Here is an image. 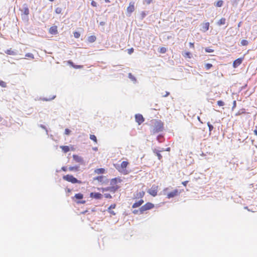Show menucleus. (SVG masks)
I'll return each mask as SVG.
<instances>
[{
	"instance_id": "1",
	"label": "nucleus",
	"mask_w": 257,
	"mask_h": 257,
	"mask_svg": "<svg viewBox=\"0 0 257 257\" xmlns=\"http://www.w3.org/2000/svg\"><path fill=\"white\" fill-rule=\"evenodd\" d=\"M152 122V132L153 134H156L162 132L163 130V122L160 120L153 119Z\"/></svg>"
},
{
	"instance_id": "2",
	"label": "nucleus",
	"mask_w": 257,
	"mask_h": 257,
	"mask_svg": "<svg viewBox=\"0 0 257 257\" xmlns=\"http://www.w3.org/2000/svg\"><path fill=\"white\" fill-rule=\"evenodd\" d=\"M128 164V162L125 161L122 162L120 165H114V167L119 172L123 175H127L129 173V171L126 169Z\"/></svg>"
},
{
	"instance_id": "3",
	"label": "nucleus",
	"mask_w": 257,
	"mask_h": 257,
	"mask_svg": "<svg viewBox=\"0 0 257 257\" xmlns=\"http://www.w3.org/2000/svg\"><path fill=\"white\" fill-rule=\"evenodd\" d=\"M83 195L82 193H79L76 194L73 197H72V199L77 204H84L86 201L83 199Z\"/></svg>"
},
{
	"instance_id": "4",
	"label": "nucleus",
	"mask_w": 257,
	"mask_h": 257,
	"mask_svg": "<svg viewBox=\"0 0 257 257\" xmlns=\"http://www.w3.org/2000/svg\"><path fill=\"white\" fill-rule=\"evenodd\" d=\"M63 180L71 182L73 184L78 183L81 184V182L80 180H77L72 175H66L63 176Z\"/></svg>"
},
{
	"instance_id": "5",
	"label": "nucleus",
	"mask_w": 257,
	"mask_h": 257,
	"mask_svg": "<svg viewBox=\"0 0 257 257\" xmlns=\"http://www.w3.org/2000/svg\"><path fill=\"white\" fill-rule=\"evenodd\" d=\"M154 207V205L151 202H147L145 205L142 206L140 209V211L141 213H143L144 212L151 209Z\"/></svg>"
},
{
	"instance_id": "6",
	"label": "nucleus",
	"mask_w": 257,
	"mask_h": 257,
	"mask_svg": "<svg viewBox=\"0 0 257 257\" xmlns=\"http://www.w3.org/2000/svg\"><path fill=\"white\" fill-rule=\"evenodd\" d=\"M158 186L153 185L152 187L148 191V192L152 196L155 197L157 195Z\"/></svg>"
},
{
	"instance_id": "7",
	"label": "nucleus",
	"mask_w": 257,
	"mask_h": 257,
	"mask_svg": "<svg viewBox=\"0 0 257 257\" xmlns=\"http://www.w3.org/2000/svg\"><path fill=\"white\" fill-rule=\"evenodd\" d=\"M180 193V191H179L178 189H175L173 191L170 192L167 194V197L169 199L173 198L175 196L179 195Z\"/></svg>"
},
{
	"instance_id": "8",
	"label": "nucleus",
	"mask_w": 257,
	"mask_h": 257,
	"mask_svg": "<svg viewBox=\"0 0 257 257\" xmlns=\"http://www.w3.org/2000/svg\"><path fill=\"white\" fill-rule=\"evenodd\" d=\"M135 119H136V122H138V123L139 125L141 124V123H142L145 120L144 117L141 114H136Z\"/></svg>"
},
{
	"instance_id": "9",
	"label": "nucleus",
	"mask_w": 257,
	"mask_h": 257,
	"mask_svg": "<svg viewBox=\"0 0 257 257\" xmlns=\"http://www.w3.org/2000/svg\"><path fill=\"white\" fill-rule=\"evenodd\" d=\"M90 197L96 199H100L102 198L103 195L98 192H91L90 194Z\"/></svg>"
},
{
	"instance_id": "10",
	"label": "nucleus",
	"mask_w": 257,
	"mask_h": 257,
	"mask_svg": "<svg viewBox=\"0 0 257 257\" xmlns=\"http://www.w3.org/2000/svg\"><path fill=\"white\" fill-rule=\"evenodd\" d=\"M135 11V3L130 2L128 7L127 8V12L128 13H132Z\"/></svg>"
},
{
	"instance_id": "11",
	"label": "nucleus",
	"mask_w": 257,
	"mask_h": 257,
	"mask_svg": "<svg viewBox=\"0 0 257 257\" xmlns=\"http://www.w3.org/2000/svg\"><path fill=\"white\" fill-rule=\"evenodd\" d=\"M242 61H243V58H239L236 59L234 61V62L233 63V67L234 68H236L237 66H238L239 65H240L241 64Z\"/></svg>"
},
{
	"instance_id": "12",
	"label": "nucleus",
	"mask_w": 257,
	"mask_h": 257,
	"mask_svg": "<svg viewBox=\"0 0 257 257\" xmlns=\"http://www.w3.org/2000/svg\"><path fill=\"white\" fill-rule=\"evenodd\" d=\"M118 186L102 188L101 190H102V192H104V191H110L111 192H114L116 190H117L118 189Z\"/></svg>"
},
{
	"instance_id": "13",
	"label": "nucleus",
	"mask_w": 257,
	"mask_h": 257,
	"mask_svg": "<svg viewBox=\"0 0 257 257\" xmlns=\"http://www.w3.org/2000/svg\"><path fill=\"white\" fill-rule=\"evenodd\" d=\"M73 159L74 160V161L76 162V163H81L83 162V159L82 158L78 156V155H73Z\"/></svg>"
},
{
	"instance_id": "14",
	"label": "nucleus",
	"mask_w": 257,
	"mask_h": 257,
	"mask_svg": "<svg viewBox=\"0 0 257 257\" xmlns=\"http://www.w3.org/2000/svg\"><path fill=\"white\" fill-rule=\"evenodd\" d=\"M49 32L51 34L55 35V34H57L58 33L57 27L56 26L51 27V28H50Z\"/></svg>"
},
{
	"instance_id": "15",
	"label": "nucleus",
	"mask_w": 257,
	"mask_h": 257,
	"mask_svg": "<svg viewBox=\"0 0 257 257\" xmlns=\"http://www.w3.org/2000/svg\"><path fill=\"white\" fill-rule=\"evenodd\" d=\"M144 200L143 199H141L138 201L136 202L132 206L133 208H137L141 206L144 203Z\"/></svg>"
},
{
	"instance_id": "16",
	"label": "nucleus",
	"mask_w": 257,
	"mask_h": 257,
	"mask_svg": "<svg viewBox=\"0 0 257 257\" xmlns=\"http://www.w3.org/2000/svg\"><path fill=\"white\" fill-rule=\"evenodd\" d=\"M105 170L104 168L96 169L94 170V173L97 174H104Z\"/></svg>"
},
{
	"instance_id": "17",
	"label": "nucleus",
	"mask_w": 257,
	"mask_h": 257,
	"mask_svg": "<svg viewBox=\"0 0 257 257\" xmlns=\"http://www.w3.org/2000/svg\"><path fill=\"white\" fill-rule=\"evenodd\" d=\"M209 28V23L206 22L204 23L202 26V31L203 32H206L208 30Z\"/></svg>"
},
{
	"instance_id": "18",
	"label": "nucleus",
	"mask_w": 257,
	"mask_h": 257,
	"mask_svg": "<svg viewBox=\"0 0 257 257\" xmlns=\"http://www.w3.org/2000/svg\"><path fill=\"white\" fill-rule=\"evenodd\" d=\"M163 151L164 150L159 151L157 150L156 149L154 150V153L156 154V155L158 157V159L159 160H161V159L162 158V156L160 154V152H162V151Z\"/></svg>"
},
{
	"instance_id": "19",
	"label": "nucleus",
	"mask_w": 257,
	"mask_h": 257,
	"mask_svg": "<svg viewBox=\"0 0 257 257\" xmlns=\"http://www.w3.org/2000/svg\"><path fill=\"white\" fill-rule=\"evenodd\" d=\"M79 167L76 166H71L69 167L68 168V170L70 171H77L79 170Z\"/></svg>"
},
{
	"instance_id": "20",
	"label": "nucleus",
	"mask_w": 257,
	"mask_h": 257,
	"mask_svg": "<svg viewBox=\"0 0 257 257\" xmlns=\"http://www.w3.org/2000/svg\"><path fill=\"white\" fill-rule=\"evenodd\" d=\"M96 38L95 36H90L88 37V41L90 43H93L95 41Z\"/></svg>"
},
{
	"instance_id": "21",
	"label": "nucleus",
	"mask_w": 257,
	"mask_h": 257,
	"mask_svg": "<svg viewBox=\"0 0 257 257\" xmlns=\"http://www.w3.org/2000/svg\"><path fill=\"white\" fill-rule=\"evenodd\" d=\"M60 148L64 153H67L70 150L69 147L67 146H62Z\"/></svg>"
},
{
	"instance_id": "22",
	"label": "nucleus",
	"mask_w": 257,
	"mask_h": 257,
	"mask_svg": "<svg viewBox=\"0 0 257 257\" xmlns=\"http://www.w3.org/2000/svg\"><path fill=\"white\" fill-rule=\"evenodd\" d=\"M226 20L225 18H222L220 19L217 22V25L219 26L225 24Z\"/></svg>"
},
{
	"instance_id": "23",
	"label": "nucleus",
	"mask_w": 257,
	"mask_h": 257,
	"mask_svg": "<svg viewBox=\"0 0 257 257\" xmlns=\"http://www.w3.org/2000/svg\"><path fill=\"white\" fill-rule=\"evenodd\" d=\"M5 53L8 54V55H15L16 54V52L12 50V49H10L9 50H7Z\"/></svg>"
},
{
	"instance_id": "24",
	"label": "nucleus",
	"mask_w": 257,
	"mask_h": 257,
	"mask_svg": "<svg viewBox=\"0 0 257 257\" xmlns=\"http://www.w3.org/2000/svg\"><path fill=\"white\" fill-rule=\"evenodd\" d=\"M223 4V1L222 0H219V1H218L217 2H216L215 4V6L216 7H221L222 6Z\"/></svg>"
},
{
	"instance_id": "25",
	"label": "nucleus",
	"mask_w": 257,
	"mask_h": 257,
	"mask_svg": "<svg viewBox=\"0 0 257 257\" xmlns=\"http://www.w3.org/2000/svg\"><path fill=\"white\" fill-rule=\"evenodd\" d=\"M90 139L93 141L95 144L97 143V140L96 137L94 135H90Z\"/></svg>"
},
{
	"instance_id": "26",
	"label": "nucleus",
	"mask_w": 257,
	"mask_h": 257,
	"mask_svg": "<svg viewBox=\"0 0 257 257\" xmlns=\"http://www.w3.org/2000/svg\"><path fill=\"white\" fill-rule=\"evenodd\" d=\"M183 56L185 57V58H191V57H192V54L190 52H186L184 53V54H183Z\"/></svg>"
},
{
	"instance_id": "27",
	"label": "nucleus",
	"mask_w": 257,
	"mask_h": 257,
	"mask_svg": "<svg viewBox=\"0 0 257 257\" xmlns=\"http://www.w3.org/2000/svg\"><path fill=\"white\" fill-rule=\"evenodd\" d=\"M23 12L24 14L27 16L29 14V10L28 7L24 8Z\"/></svg>"
},
{
	"instance_id": "28",
	"label": "nucleus",
	"mask_w": 257,
	"mask_h": 257,
	"mask_svg": "<svg viewBox=\"0 0 257 257\" xmlns=\"http://www.w3.org/2000/svg\"><path fill=\"white\" fill-rule=\"evenodd\" d=\"M25 56L26 57L30 58H31L32 59H33L34 58V55L32 53H27L25 55Z\"/></svg>"
},
{
	"instance_id": "29",
	"label": "nucleus",
	"mask_w": 257,
	"mask_h": 257,
	"mask_svg": "<svg viewBox=\"0 0 257 257\" xmlns=\"http://www.w3.org/2000/svg\"><path fill=\"white\" fill-rule=\"evenodd\" d=\"M0 86L2 87L5 88L7 87V83L5 81L0 80Z\"/></svg>"
},
{
	"instance_id": "30",
	"label": "nucleus",
	"mask_w": 257,
	"mask_h": 257,
	"mask_svg": "<svg viewBox=\"0 0 257 257\" xmlns=\"http://www.w3.org/2000/svg\"><path fill=\"white\" fill-rule=\"evenodd\" d=\"M240 43H241V45H242V46H246L248 45V42L246 40H242Z\"/></svg>"
},
{
	"instance_id": "31",
	"label": "nucleus",
	"mask_w": 257,
	"mask_h": 257,
	"mask_svg": "<svg viewBox=\"0 0 257 257\" xmlns=\"http://www.w3.org/2000/svg\"><path fill=\"white\" fill-rule=\"evenodd\" d=\"M62 10L61 8H57L55 9V13L58 14H60L62 13Z\"/></svg>"
},
{
	"instance_id": "32",
	"label": "nucleus",
	"mask_w": 257,
	"mask_h": 257,
	"mask_svg": "<svg viewBox=\"0 0 257 257\" xmlns=\"http://www.w3.org/2000/svg\"><path fill=\"white\" fill-rule=\"evenodd\" d=\"M167 51V49L165 47H161L160 49L159 52L161 53H165Z\"/></svg>"
},
{
	"instance_id": "33",
	"label": "nucleus",
	"mask_w": 257,
	"mask_h": 257,
	"mask_svg": "<svg viewBox=\"0 0 257 257\" xmlns=\"http://www.w3.org/2000/svg\"><path fill=\"white\" fill-rule=\"evenodd\" d=\"M217 103L219 106H222L224 105V102L222 100H218Z\"/></svg>"
},
{
	"instance_id": "34",
	"label": "nucleus",
	"mask_w": 257,
	"mask_h": 257,
	"mask_svg": "<svg viewBox=\"0 0 257 257\" xmlns=\"http://www.w3.org/2000/svg\"><path fill=\"white\" fill-rule=\"evenodd\" d=\"M205 66L206 69L207 70H208L212 67V65L210 63H207V64H205Z\"/></svg>"
},
{
	"instance_id": "35",
	"label": "nucleus",
	"mask_w": 257,
	"mask_h": 257,
	"mask_svg": "<svg viewBox=\"0 0 257 257\" xmlns=\"http://www.w3.org/2000/svg\"><path fill=\"white\" fill-rule=\"evenodd\" d=\"M145 194V192L144 191H142V192H139V193L138 194V196L140 198H142L144 196Z\"/></svg>"
},
{
	"instance_id": "36",
	"label": "nucleus",
	"mask_w": 257,
	"mask_h": 257,
	"mask_svg": "<svg viewBox=\"0 0 257 257\" xmlns=\"http://www.w3.org/2000/svg\"><path fill=\"white\" fill-rule=\"evenodd\" d=\"M74 36L75 38H78L80 36V34L79 32H75L74 33Z\"/></svg>"
},
{
	"instance_id": "37",
	"label": "nucleus",
	"mask_w": 257,
	"mask_h": 257,
	"mask_svg": "<svg viewBox=\"0 0 257 257\" xmlns=\"http://www.w3.org/2000/svg\"><path fill=\"white\" fill-rule=\"evenodd\" d=\"M207 125L209 127V131L211 132L213 129V125L211 124L209 122H208Z\"/></svg>"
},
{
	"instance_id": "38",
	"label": "nucleus",
	"mask_w": 257,
	"mask_h": 257,
	"mask_svg": "<svg viewBox=\"0 0 257 257\" xmlns=\"http://www.w3.org/2000/svg\"><path fill=\"white\" fill-rule=\"evenodd\" d=\"M104 196L105 197V198H111L112 197L111 196V195L110 194H108V193H105L104 194Z\"/></svg>"
},
{
	"instance_id": "39",
	"label": "nucleus",
	"mask_w": 257,
	"mask_h": 257,
	"mask_svg": "<svg viewBox=\"0 0 257 257\" xmlns=\"http://www.w3.org/2000/svg\"><path fill=\"white\" fill-rule=\"evenodd\" d=\"M205 51L208 53H211L213 52V50L209 48H207L205 49Z\"/></svg>"
},
{
	"instance_id": "40",
	"label": "nucleus",
	"mask_w": 257,
	"mask_h": 257,
	"mask_svg": "<svg viewBox=\"0 0 257 257\" xmlns=\"http://www.w3.org/2000/svg\"><path fill=\"white\" fill-rule=\"evenodd\" d=\"M70 132L71 131L68 128H66L65 130V134L66 135H69Z\"/></svg>"
},
{
	"instance_id": "41",
	"label": "nucleus",
	"mask_w": 257,
	"mask_h": 257,
	"mask_svg": "<svg viewBox=\"0 0 257 257\" xmlns=\"http://www.w3.org/2000/svg\"><path fill=\"white\" fill-rule=\"evenodd\" d=\"M91 5L94 7H96L97 6V3L94 1H91Z\"/></svg>"
},
{
	"instance_id": "42",
	"label": "nucleus",
	"mask_w": 257,
	"mask_h": 257,
	"mask_svg": "<svg viewBox=\"0 0 257 257\" xmlns=\"http://www.w3.org/2000/svg\"><path fill=\"white\" fill-rule=\"evenodd\" d=\"M103 179L102 176H98L96 178H94V180H97L98 181H101Z\"/></svg>"
},
{
	"instance_id": "43",
	"label": "nucleus",
	"mask_w": 257,
	"mask_h": 257,
	"mask_svg": "<svg viewBox=\"0 0 257 257\" xmlns=\"http://www.w3.org/2000/svg\"><path fill=\"white\" fill-rule=\"evenodd\" d=\"M116 207V205L115 204H111L109 207V208H108V209H114Z\"/></svg>"
},
{
	"instance_id": "44",
	"label": "nucleus",
	"mask_w": 257,
	"mask_h": 257,
	"mask_svg": "<svg viewBox=\"0 0 257 257\" xmlns=\"http://www.w3.org/2000/svg\"><path fill=\"white\" fill-rule=\"evenodd\" d=\"M107 211L110 214L113 215H115V213L113 211L111 210V209H107Z\"/></svg>"
},
{
	"instance_id": "45",
	"label": "nucleus",
	"mask_w": 257,
	"mask_h": 257,
	"mask_svg": "<svg viewBox=\"0 0 257 257\" xmlns=\"http://www.w3.org/2000/svg\"><path fill=\"white\" fill-rule=\"evenodd\" d=\"M127 51H128V53L129 54H131L134 52V49L133 48H132L131 49H128Z\"/></svg>"
},
{
	"instance_id": "46",
	"label": "nucleus",
	"mask_w": 257,
	"mask_h": 257,
	"mask_svg": "<svg viewBox=\"0 0 257 257\" xmlns=\"http://www.w3.org/2000/svg\"><path fill=\"white\" fill-rule=\"evenodd\" d=\"M153 2V0H145V3L149 5Z\"/></svg>"
},
{
	"instance_id": "47",
	"label": "nucleus",
	"mask_w": 257,
	"mask_h": 257,
	"mask_svg": "<svg viewBox=\"0 0 257 257\" xmlns=\"http://www.w3.org/2000/svg\"><path fill=\"white\" fill-rule=\"evenodd\" d=\"M74 68H82V66H81V65H74L73 67Z\"/></svg>"
},
{
	"instance_id": "48",
	"label": "nucleus",
	"mask_w": 257,
	"mask_h": 257,
	"mask_svg": "<svg viewBox=\"0 0 257 257\" xmlns=\"http://www.w3.org/2000/svg\"><path fill=\"white\" fill-rule=\"evenodd\" d=\"M189 46L192 48H194V44L193 43L190 42Z\"/></svg>"
},
{
	"instance_id": "49",
	"label": "nucleus",
	"mask_w": 257,
	"mask_h": 257,
	"mask_svg": "<svg viewBox=\"0 0 257 257\" xmlns=\"http://www.w3.org/2000/svg\"><path fill=\"white\" fill-rule=\"evenodd\" d=\"M236 101L234 100L233 102V106H232V109H234L235 107H236Z\"/></svg>"
},
{
	"instance_id": "50",
	"label": "nucleus",
	"mask_w": 257,
	"mask_h": 257,
	"mask_svg": "<svg viewBox=\"0 0 257 257\" xmlns=\"http://www.w3.org/2000/svg\"><path fill=\"white\" fill-rule=\"evenodd\" d=\"M188 181H184L182 183V184L184 186H186L188 183Z\"/></svg>"
},
{
	"instance_id": "51",
	"label": "nucleus",
	"mask_w": 257,
	"mask_h": 257,
	"mask_svg": "<svg viewBox=\"0 0 257 257\" xmlns=\"http://www.w3.org/2000/svg\"><path fill=\"white\" fill-rule=\"evenodd\" d=\"M128 75L130 78H131L133 80H135V78L133 77L131 73H129Z\"/></svg>"
},
{
	"instance_id": "52",
	"label": "nucleus",
	"mask_w": 257,
	"mask_h": 257,
	"mask_svg": "<svg viewBox=\"0 0 257 257\" xmlns=\"http://www.w3.org/2000/svg\"><path fill=\"white\" fill-rule=\"evenodd\" d=\"M245 113L244 109H243V111L241 112H240L239 111L237 113H236L235 115H239V114H240L241 113Z\"/></svg>"
},
{
	"instance_id": "53",
	"label": "nucleus",
	"mask_w": 257,
	"mask_h": 257,
	"mask_svg": "<svg viewBox=\"0 0 257 257\" xmlns=\"http://www.w3.org/2000/svg\"><path fill=\"white\" fill-rule=\"evenodd\" d=\"M68 63L70 65H71V66H72V67H73V66H74V64H73V63L72 61H68Z\"/></svg>"
},
{
	"instance_id": "54",
	"label": "nucleus",
	"mask_w": 257,
	"mask_h": 257,
	"mask_svg": "<svg viewBox=\"0 0 257 257\" xmlns=\"http://www.w3.org/2000/svg\"><path fill=\"white\" fill-rule=\"evenodd\" d=\"M61 169H62V170H63L64 171H67L68 170L67 169V168L66 167H62Z\"/></svg>"
},
{
	"instance_id": "55",
	"label": "nucleus",
	"mask_w": 257,
	"mask_h": 257,
	"mask_svg": "<svg viewBox=\"0 0 257 257\" xmlns=\"http://www.w3.org/2000/svg\"><path fill=\"white\" fill-rule=\"evenodd\" d=\"M241 22H240L238 24V25H237V27L239 28V27H240L241 26Z\"/></svg>"
},
{
	"instance_id": "56",
	"label": "nucleus",
	"mask_w": 257,
	"mask_h": 257,
	"mask_svg": "<svg viewBox=\"0 0 257 257\" xmlns=\"http://www.w3.org/2000/svg\"><path fill=\"white\" fill-rule=\"evenodd\" d=\"M253 132H254V135L257 136V130H254Z\"/></svg>"
},
{
	"instance_id": "57",
	"label": "nucleus",
	"mask_w": 257,
	"mask_h": 257,
	"mask_svg": "<svg viewBox=\"0 0 257 257\" xmlns=\"http://www.w3.org/2000/svg\"><path fill=\"white\" fill-rule=\"evenodd\" d=\"M253 132H254V135L257 136V130H254Z\"/></svg>"
},
{
	"instance_id": "58",
	"label": "nucleus",
	"mask_w": 257,
	"mask_h": 257,
	"mask_svg": "<svg viewBox=\"0 0 257 257\" xmlns=\"http://www.w3.org/2000/svg\"><path fill=\"white\" fill-rule=\"evenodd\" d=\"M253 132H254V135L257 136V130H254Z\"/></svg>"
},
{
	"instance_id": "59",
	"label": "nucleus",
	"mask_w": 257,
	"mask_h": 257,
	"mask_svg": "<svg viewBox=\"0 0 257 257\" xmlns=\"http://www.w3.org/2000/svg\"><path fill=\"white\" fill-rule=\"evenodd\" d=\"M253 132H254V135L257 136V130H254Z\"/></svg>"
},
{
	"instance_id": "60",
	"label": "nucleus",
	"mask_w": 257,
	"mask_h": 257,
	"mask_svg": "<svg viewBox=\"0 0 257 257\" xmlns=\"http://www.w3.org/2000/svg\"><path fill=\"white\" fill-rule=\"evenodd\" d=\"M253 132H254V135L257 136V130H254Z\"/></svg>"
},
{
	"instance_id": "61",
	"label": "nucleus",
	"mask_w": 257,
	"mask_h": 257,
	"mask_svg": "<svg viewBox=\"0 0 257 257\" xmlns=\"http://www.w3.org/2000/svg\"><path fill=\"white\" fill-rule=\"evenodd\" d=\"M169 94V92H166V95H164V96H168Z\"/></svg>"
},
{
	"instance_id": "62",
	"label": "nucleus",
	"mask_w": 257,
	"mask_h": 257,
	"mask_svg": "<svg viewBox=\"0 0 257 257\" xmlns=\"http://www.w3.org/2000/svg\"><path fill=\"white\" fill-rule=\"evenodd\" d=\"M240 0H234V2L235 3H237L238 1H239Z\"/></svg>"
},
{
	"instance_id": "63",
	"label": "nucleus",
	"mask_w": 257,
	"mask_h": 257,
	"mask_svg": "<svg viewBox=\"0 0 257 257\" xmlns=\"http://www.w3.org/2000/svg\"><path fill=\"white\" fill-rule=\"evenodd\" d=\"M168 190V188H165V189H164V191H166V190Z\"/></svg>"
},
{
	"instance_id": "64",
	"label": "nucleus",
	"mask_w": 257,
	"mask_h": 257,
	"mask_svg": "<svg viewBox=\"0 0 257 257\" xmlns=\"http://www.w3.org/2000/svg\"><path fill=\"white\" fill-rule=\"evenodd\" d=\"M166 151H170V148H167V149L166 150Z\"/></svg>"
}]
</instances>
